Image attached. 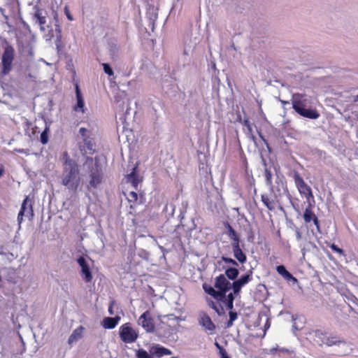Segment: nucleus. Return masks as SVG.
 Listing matches in <instances>:
<instances>
[{
	"mask_svg": "<svg viewBox=\"0 0 358 358\" xmlns=\"http://www.w3.org/2000/svg\"><path fill=\"white\" fill-rule=\"evenodd\" d=\"M63 159L62 184L69 191L76 192L80 185L78 165L75 160L69 157L67 152L64 153Z\"/></svg>",
	"mask_w": 358,
	"mask_h": 358,
	"instance_id": "obj_1",
	"label": "nucleus"
},
{
	"mask_svg": "<svg viewBox=\"0 0 358 358\" xmlns=\"http://www.w3.org/2000/svg\"><path fill=\"white\" fill-rule=\"evenodd\" d=\"M292 108L300 116L316 120L320 117V113L315 109L311 108V99L306 94H295L292 99Z\"/></svg>",
	"mask_w": 358,
	"mask_h": 358,
	"instance_id": "obj_2",
	"label": "nucleus"
},
{
	"mask_svg": "<svg viewBox=\"0 0 358 358\" xmlns=\"http://www.w3.org/2000/svg\"><path fill=\"white\" fill-rule=\"evenodd\" d=\"M85 166L87 167L89 170V187L92 188H96L102 182L103 179V170L101 165L99 164V159L95 157L94 159L92 158H87Z\"/></svg>",
	"mask_w": 358,
	"mask_h": 358,
	"instance_id": "obj_3",
	"label": "nucleus"
},
{
	"mask_svg": "<svg viewBox=\"0 0 358 358\" xmlns=\"http://www.w3.org/2000/svg\"><path fill=\"white\" fill-rule=\"evenodd\" d=\"M273 189L270 190L272 193H273L274 196L275 198L280 197L282 195H285L287 198L289 199L292 207L296 210L292 199V196L289 194L288 189L287 187V182L285 178L283 175L280 173H276L275 184H273Z\"/></svg>",
	"mask_w": 358,
	"mask_h": 358,
	"instance_id": "obj_4",
	"label": "nucleus"
},
{
	"mask_svg": "<svg viewBox=\"0 0 358 358\" xmlns=\"http://www.w3.org/2000/svg\"><path fill=\"white\" fill-rule=\"evenodd\" d=\"M76 261L80 268V275L83 280L87 283L90 282L93 279L91 268L93 262L91 258L86 255H82L77 257Z\"/></svg>",
	"mask_w": 358,
	"mask_h": 358,
	"instance_id": "obj_5",
	"label": "nucleus"
},
{
	"mask_svg": "<svg viewBox=\"0 0 358 358\" xmlns=\"http://www.w3.org/2000/svg\"><path fill=\"white\" fill-rule=\"evenodd\" d=\"M315 336L320 339L322 343L329 347L333 345L339 346L341 344H345V341L336 334H328L326 331L317 329L315 331Z\"/></svg>",
	"mask_w": 358,
	"mask_h": 358,
	"instance_id": "obj_6",
	"label": "nucleus"
},
{
	"mask_svg": "<svg viewBox=\"0 0 358 358\" xmlns=\"http://www.w3.org/2000/svg\"><path fill=\"white\" fill-rule=\"evenodd\" d=\"M15 57L14 48L10 45H7L3 50L1 56V74L8 75L12 70V64Z\"/></svg>",
	"mask_w": 358,
	"mask_h": 358,
	"instance_id": "obj_7",
	"label": "nucleus"
},
{
	"mask_svg": "<svg viewBox=\"0 0 358 358\" xmlns=\"http://www.w3.org/2000/svg\"><path fill=\"white\" fill-rule=\"evenodd\" d=\"M119 336L123 343H133L137 340L138 334L132 327L131 324L127 322L120 327Z\"/></svg>",
	"mask_w": 358,
	"mask_h": 358,
	"instance_id": "obj_8",
	"label": "nucleus"
},
{
	"mask_svg": "<svg viewBox=\"0 0 358 358\" xmlns=\"http://www.w3.org/2000/svg\"><path fill=\"white\" fill-rule=\"evenodd\" d=\"M34 210H33V205L31 199L28 196H27L21 205V208L20 212L17 215V222L19 224L23 221L24 217L28 218L29 220H31L34 217Z\"/></svg>",
	"mask_w": 358,
	"mask_h": 358,
	"instance_id": "obj_9",
	"label": "nucleus"
},
{
	"mask_svg": "<svg viewBox=\"0 0 358 358\" xmlns=\"http://www.w3.org/2000/svg\"><path fill=\"white\" fill-rule=\"evenodd\" d=\"M138 325L141 326L147 333H154L155 331V325L154 320L151 316L149 310L145 311L138 320Z\"/></svg>",
	"mask_w": 358,
	"mask_h": 358,
	"instance_id": "obj_10",
	"label": "nucleus"
},
{
	"mask_svg": "<svg viewBox=\"0 0 358 358\" xmlns=\"http://www.w3.org/2000/svg\"><path fill=\"white\" fill-rule=\"evenodd\" d=\"M215 288L220 292L221 297L224 296V293H227L232 289V283H231L224 274H220L215 279Z\"/></svg>",
	"mask_w": 358,
	"mask_h": 358,
	"instance_id": "obj_11",
	"label": "nucleus"
},
{
	"mask_svg": "<svg viewBox=\"0 0 358 358\" xmlns=\"http://www.w3.org/2000/svg\"><path fill=\"white\" fill-rule=\"evenodd\" d=\"M252 280V272L249 271L247 273L242 275L238 278L232 282V290L234 294H239L242 287L246 285Z\"/></svg>",
	"mask_w": 358,
	"mask_h": 358,
	"instance_id": "obj_12",
	"label": "nucleus"
},
{
	"mask_svg": "<svg viewBox=\"0 0 358 358\" xmlns=\"http://www.w3.org/2000/svg\"><path fill=\"white\" fill-rule=\"evenodd\" d=\"M75 92L76 103L73 106V110L76 113H85L87 108L85 107L84 98L78 85L75 86Z\"/></svg>",
	"mask_w": 358,
	"mask_h": 358,
	"instance_id": "obj_13",
	"label": "nucleus"
},
{
	"mask_svg": "<svg viewBox=\"0 0 358 358\" xmlns=\"http://www.w3.org/2000/svg\"><path fill=\"white\" fill-rule=\"evenodd\" d=\"M79 134L80 135L87 148L90 150H92L94 143L92 138V131L85 127H80L79 129Z\"/></svg>",
	"mask_w": 358,
	"mask_h": 358,
	"instance_id": "obj_14",
	"label": "nucleus"
},
{
	"mask_svg": "<svg viewBox=\"0 0 358 358\" xmlns=\"http://www.w3.org/2000/svg\"><path fill=\"white\" fill-rule=\"evenodd\" d=\"M234 257L240 263L244 264L247 262L246 255L241 248V243H231Z\"/></svg>",
	"mask_w": 358,
	"mask_h": 358,
	"instance_id": "obj_15",
	"label": "nucleus"
},
{
	"mask_svg": "<svg viewBox=\"0 0 358 358\" xmlns=\"http://www.w3.org/2000/svg\"><path fill=\"white\" fill-rule=\"evenodd\" d=\"M150 354L148 353V355L151 357L152 356H155L157 358H160L164 355H171L172 352L164 346L156 344L150 348Z\"/></svg>",
	"mask_w": 358,
	"mask_h": 358,
	"instance_id": "obj_16",
	"label": "nucleus"
},
{
	"mask_svg": "<svg viewBox=\"0 0 358 358\" xmlns=\"http://www.w3.org/2000/svg\"><path fill=\"white\" fill-rule=\"evenodd\" d=\"M294 180L295 185L301 195L304 196L311 189L298 173H294Z\"/></svg>",
	"mask_w": 358,
	"mask_h": 358,
	"instance_id": "obj_17",
	"label": "nucleus"
},
{
	"mask_svg": "<svg viewBox=\"0 0 358 358\" xmlns=\"http://www.w3.org/2000/svg\"><path fill=\"white\" fill-rule=\"evenodd\" d=\"M199 323L202 326L206 331H209L211 334L215 329V325L212 322L210 317L206 313H203L200 315Z\"/></svg>",
	"mask_w": 358,
	"mask_h": 358,
	"instance_id": "obj_18",
	"label": "nucleus"
},
{
	"mask_svg": "<svg viewBox=\"0 0 358 358\" xmlns=\"http://www.w3.org/2000/svg\"><path fill=\"white\" fill-rule=\"evenodd\" d=\"M55 29H53L52 28L49 29L50 27H49V25H47V29L48 31V36L49 37V39L55 38H56L55 44L57 45V47H59V44L62 42V29H61L60 26L57 23L55 24Z\"/></svg>",
	"mask_w": 358,
	"mask_h": 358,
	"instance_id": "obj_19",
	"label": "nucleus"
},
{
	"mask_svg": "<svg viewBox=\"0 0 358 358\" xmlns=\"http://www.w3.org/2000/svg\"><path fill=\"white\" fill-rule=\"evenodd\" d=\"M146 17L148 20V26L154 29L155 22L158 17L157 8L152 5H148L146 12Z\"/></svg>",
	"mask_w": 358,
	"mask_h": 358,
	"instance_id": "obj_20",
	"label": "nucleus"
},
{
	"mask_svg": "<svg viewBox=\"0 0 358 358\" xmlns=\"http://www.w3.org/2000/svg\"><path fill=\"white\" fill-rule=\"evenodd\" d=\"M224 227L226 229L224 234L231 241V243H241L240 235L234 229L228 222H225L224 223Z\"/></svg>",
	"mask_w": 358,
	"mask_h": 358,
	"instance_id": "obj_21",
	"label": "nucleus"
},
{
	"mask_svg": "<svg viewBox=\"0 0 358 358\" xmlns=\"http://www.w3.org/2000/svg\"><path fill=\"white\" fill-rule=\"evenodd\" d=\"M120 320V317L116 315L115 317H104L101 322L102 327L106 329H114Z\"/></svg>",
	"mask_w": 358,
	"mask_h": 358,
	"instance_id": "obj_22",
	"label": "nucleus"
},
{
	"mask_svg": "<svg viewBox=\"0 0 358 358\" xmlns=\"http://www.w3.org/2000/svg\"><path fill=\"white\" fill-rule=\"evenodd\" d=\"M236 294L229 293L227 294V293L224 294L223 297H218L217 301H221L224 303L226 308L228 310H233L234 308V301L235 299V295Z\"/></svg>",
	"mask_w": 358,
	"mask_h": 358,
	"instance_id": "obj_23",
	"label": "nucleus"
},
{
	"mask_svg": "<svg viewBox=\"0 0 358 358\" xmlns=\"http://www.w3.org/2000/svg\"><path fill=\"white\" fill-rule=\"evenodd\" d=\"M276 271L282 275L285 280L287 281H292L294 283L297 282V279L289 272L284 265H279L276 266Z\"/></svg>",
	"mask_w": 358,
	"mask_h": 358,
	"instance_id": "obj_24",
	"label": "nucleus"
},
{
	"mask_svg": "<svg viewBox=\"0 0 358 358\" xmlns=\"http://www.w3.org/2000/svg\"><path fill=\"white\" fill-rule=\"evenodd\" d=\"M84 330L85 328L83 326H79L77 327L69 337V344L71 345L80 339L83 336Z\"/></svg>",
	"mask_w": 358,
	"mask_h": 358,
	"instance_id": "obj_25",
	"label": "nucleus"
},
{
	"mask_svg": "<svg viewBox=\"0 0 358 358\" xmlns=\"http://www.w3.org/2000/svg\"><path fill=\"white\" fill-rule=\"evenodd\" d=\"M34 20H35L36 24L40 26V29L42 31H45L46 28L45 24L46 23V17L42 15V13L41 10H36L34 15Z\"/></svg>",
	"mask_w": 358,
	"mask_h": 358,
	"instance_id": "obj_26",
	"label": "nucleus"
},
{
	"mask_svg": "<svg viewBox=\"0 0 358 358\" xmlns=\"http://www.w3.org/2000/svg\"><path fill=\"white\" fill-rule=\"evenodd\" d=\"M127 180L132 185V186L135 189H137L140 180L138 179V176L136 173V167H134L132 171L127 175Z\"/></svg>",
	"mask_w": 358,
	"mask_h": 358,
	"instance_id": "obj_27",
	"label": "nucleus"
},
{
	"mask_svg": "<svg viewBox=\"0 0 358 358\" xmlns=\"http://www.w3.org/2000/svg\"><path fill=\"white\" fill-rule=\"evenodd\" d=\"M203 289H204L205 292H206L208 294L213 296L217 301L218 297H221V294H220V292H217V289H215L214 287H213L210 285L204 283L203 285Z\"/></svg>",
	"mask_w": 358,
	"mask_h": 358,
	"instance_id": "obj_28",
	"label": "nucleus"
},
{
	"mask_svg": "<svg viewBox=\"0 0 358 358\" xmlns=\"http://www.w3.org/2000/svg\"><path fill=\"white\" fill-rule=\"evenodd\" d=\"M239 274V271L236 267H229L225 270L224 275L227 276L229 280H236Z\"/></svg>",
	"mask_w": 358,
	"mask_h": 358,
	"instance_id": "obj_29",
	"label": "nucleus"
},
{
	"mask_svg": "<svg viewBox=\"0 0 358 358\" xmlns=\"http://www.w3.org/2000/svg\"><path fill=\"white\" fill-rule=\"evenodd\" d=\"M262 201L264 205L269 210H273L275 208L274 201L270 200L267 194H262L261 196Z\"/></svg>",
	"mask_w": 358,
	"mask_h": 358,
	"instance_id": "obj_30",
	"label": "nucleus"
},
{
	"mask_svg": "<svg viewBox=\"0 0 358 358\" xmlns=\"http://www.w3.org/2000/svg\"><path fill=\"white\" fill-rule=\"evenodd\" d=\"M310 207L311 206H308V207H307L305 209V211L303 213V217L304 221L306 223H308L310 221H313V220L316 217L315 213L311 210Z\"/></svg>",
	"mask_w": 358,
	"mask_h": 358,
	"instance_id": "obj_31",
	"label": "nucleus"
},
{
	"mask_svg": "<svg viewBox=\"0 0 358 358\" xmlns=\"http://www.w3.org/2000/svg\"><path fill=\"white\" fill-rule=\"evenodd\" d=\"M264 177H265L266 185L268 187H269L270 190H273V182H272L273 173L267 168H266L265 171H264Z\"/></svg>",
	"mask_w": 358,
	"mask_h": 358,
	"instance_id": "obj_32",
	"label": "nucleus"
},
{
	"mask_svg": "<svg viewBox=\"0 0 358 358\" xmlns=\"http://www.w3.org/2000/svg\"><path fill=\"white\" fill-rule=\"evenodd\" d=\"M175 206L173 203H166L163 209V212L168 219L173 216Z\"/></svg>",
	"mask_w": 358,
	"mask_h": 358,
	"instance_id": "obj_33",
	"label": "nucleus"
},
{
	"mask_svg": "<svg viewBox=\"0 0 358 358\" xmlns=\"http://www.w3.org/2000/svg\"><path fill=\"white\" fill-rule=\"evenodd\" d=\"M50 131V127L48 124H45L44 130L42 131L40 136V141L43 145L46 144L48 142L49 137L48 134Z\"/></svg>",
	"mask_w": 358,
	"mask_h": 358,
	"instance_id": "obj_34",
	"label": "nucleus"
},
{
	"mask_svg": "<svg viewBox=\"0 0 358 358\" xmlns=\"http://www.w3.org/2000/svg\"><path fill=\"white\" fill-rule=\"evenodd\" d=\"M229 320L227 322V327H230L233 325L234 322L237 319L238 314L236 312L229 310Z\"/></svg>",
	"mask_w": 358,
	"mask_h": 358,
	"instance_id": "obj_35",
	"label": "nucleus"
},
{
	"mask_svg": "<svg viewBox=\"0 0 358 358\" xmlns=\"http://www.w3.org/2000/svg\"><path fill=\"white\" fill-rule=\"evenodd\" d=\"M108 50H109L110 55L112 57V59H115V57H117L119 49H118V47L115 44H113V43L110 44Z\"/></svg>",
	"mask_w": 358,
	"mask_h": 358,
	"instance_id": "obj_36",
	"label": "nucleus"
},
{
	"mask_svg": "<svg viewBox=\"0 0 358 358\" xmlns=\"http://www.w3.org/2000/svg\"><path fill=\"white\" fill-rule=\"evenodd\" d=\"M222 260L226 264H229L234 266L233 267L238 266V262L236 259H234L231 257L222 256Z\"/></svg>",
	"mask_w": 358,
	"mask_h": 358,
	"instance_id": "obj_37",
	"label": "nucleus"
},
{
	"mask_svg": "<svg viewBox=\"0 0 358 358\" xmlns=\"http://www.w3.org/2000/svg\"><path fill=\"white\" fill-rule=\"evenodd\" d=\"M103 71L106 74L109 76H113L114 72L113 68L108 63H103L102 64Z\"/></svg>",
	"mask_w": 358,
	"mask_h": 358,
	"instance_id": "obj_38",
	"label": "nucleus"
},
{
	"mask_svg": "<svg viewBox=\"0 0 358 358\" xmlns=\"http://www.w3.org/2000/svg\"><path fill=\"white\" fill-rule=\"evenodd\" d=\"M211 308L214 309L219 315H221L223 313V308L222 307L221 304L218 303L213 302L211 304Z\"/></svg>",
	"mask_w": 358,
	"mask_h": 358,
	"instance_id": "obj_39",
	"label": "nucleus"
},
{
	"mask_svg": "<svg viewBox=\"0 0 358 358\" xmlns=\"http://www.w3.org/2000/svg\"><path fill=\"white\" fill-rule=\"evenodd\" d=\"M215 345L219 350V354L220 355V357H224L228 356V354H227L226 350L222 345H220L217 342H215Z\"/></svg>",
	"mask_w": 358,
	"mask_h": 358,
	"instance_id": "obj_40",
	"label": "nucleus"
},
{
	"mask_svg": "<svg viewBox=\"0 0 358 358\" xmlns=\"http://www.w3.org/2000/svg\"><path fill=\"white\" fill-rule=\"evenodd\" d=\"M243 125L246 127L248 134L252 135V127L248 118L243 120Z\"/></svg>",
	"mask_w": 358,
	"mask_h": 358,
	"instance_id": "obj_41",
	"label": "nucleus"
},
{
	"mask_svg": "<svg viewBox=\"0 0 358 358\" xmlns=\"http://www.w3.org/2000/svg\"><path fill=\"white\" fill-rule=\"evenodd\" d=\"M138 199V194L136 192L132 191L128 194L127 199L129 203L135 202Z\"/></svg>",
	"mask_w": 358,
	"mask_h": 358,
	"instance_id": "obj_42",
	"label": "nucleus"
},
{
	"mask_svg": "<svg viewBox=\"0 0 358 358\" xmlns=\"http://www.w3.org/2000/svg\"><path fill=\"white\" fill-rule=\"evenodd\" d=\"M330 248L335 252L339 254L340 255H344V251L343 249L340 248L338 245L334 243L331 244Z\"/></svg>",
	"mask_w": 358,
	"mask_h": 358,
	"instance_id": "obj_43",
	"label": "nucleus"
},
{
	"mask_svg": "<svg viewBox=\"0 0 358 358\" xmlns=\"http://www.w3.org/2000/svg\"><path fill=\"white\" fill-rule=\"evenodd\" d=\"M306 198L307 201L309 203V206H311V201H314V196L312 192V189L308 191V192L304 195Z\"/></svg>",
	"mask_w": 358,
	"mask_h": 358,
	"instance_id": "obj_44",
	"label": "nucleus"
},
{
	"mask_svg": "<svg viewBox=\"0 0 358 358\" xmlns=\"http://www.w3.org/2000/svg\"><path fill=\"white\" fill-rule=\"evenodd\" d=\"M64 13H65V15H66V17H67V19L69 20H70V21H73V15L71 14L70 10H69V9L67 6H66L64 7Z\"/></svg>",
	"mask_w": 358,
	"mask_h": 358,
	"instance_id": "obj_45",
	"label": "nucleus"
},
{
	"mask_svg": "<svg viewBox=\"0 0 358 358\" xmlns=\"http://www.w3.org/2000/svg\"><path fill=\"white\" fill-rule=\"evenodd\" d=\"M292 320H293V321L295 320L294 316L292 317ZM299 329H300V328L297 326L296 323L295 322H294V324L292 325V331H293V333L295 334V332L296 331L299 330Z\"/></svg>",
	"mask_w": 358,
	"mask_h": 358,
	"instance_id": "obj_46",
	"label": "nucleus"
},
{
	"mask_svg": "<svg viewBox=\"0 0 358 358\" xmlns=\"http://www.w3.org/2000/svg\"><path fill=\"white\" fill-rule=\"evenodd\" d=\"M313 222L314 223V224L315 225L318 231H320V222H319V220L317 217H315L313 220Z\"/></svg>",
	"mask_w": 358,
	"mask_h": 358,
	"instance_id": "obj_47",
	"label": "nucleus"
},
{
	"mask_svg": "<svg viewBox=\"0 0 358 358\" xmlns=\"http://www.w3.org/2000/svg\"><path fill=\"white\" fill-rule=\"evenodd\" d=\"M15 151L18 153H21V154H27V150H25L24 149H15Z\"/></svg>",
	"mask_w": 358,
	"mask_h": 358,
	"instance_id": "obj_48",
	"label": "nucleus"
},
{
	"mask_svg": "<svg viewBox=\"0 0 358 358\" xmlns=\"http://www.w3.org/2000/svg\"><path fill=\"white\" fill-rule=\"evenodd\" d=\"M113 302H112L108 307V312H109L110 315L114 314L113 310Z\"/></svg>",
	"mask_w": 358,
	"mask_h": 358,
	"instance_id": "obj_49",
	"label": "nucleus"
},
{
	"mask_svg": "<svg viewBox=\"0 0 358 358\" xmlns=\"http://www.w3.org/2000/svg\"><path fill=\"white\" fill-rule=\"evenodd\" d=\"M296 239L298 241H299L301 238V234L299 230H296Z\"/></svg>",
	"mask_w": 358,
	"mask_h": 358,
	"instance_id": "obj_50",
	"label": "nucleus"
},
{
	"mask_svg": "<svg viewBox=\"0 0 358 358\" xmlns=\"http://www.w3.org/2000/svg\"><path fill=\"white\" fill-rule=\"evenodd\" d=\"M259 134V137L263 140V141L265 143V144L268 146V143L266 141V140L265 139V138L262 135V134Z\"/></svg>",
	"mask_w": 358,
	"mask_h": 358,
	"instance_id": "obj_51",
	"label": "nucleus"
},
{
	"mask_svg": "<svg viewBox=\"0 0 358 358\" xmlns=\"http://www.w3.org/2000/svg\"><path fill=\"white\" fill-rule=\"evenodd\" d=\"M352 101L354 102H358V94L353 96V100Z\"/></svg>",
	"mask_w": 358,
	"mask_h": 358,
	"instance_id": "obj_52",
	"label": "nucleus"
},
{
	"mask_svg": "<svg viewBox=\"0 0 358 358\" xmlns=\"http://www.w3.org/2000/svg\"><path fill=\"white\" fill-rule=\"evenodd\" d=\"M189 50H187V49L185 48V49L184 50V51H183V54H184L185 55H189Z\"/></svg>",
	"mask_w": 358,
	"mask_h": 358,
	"instance_id": "obj_53",
	"label": "nucleus"
},
{
	"mask_svg": "<svg viewBox=\"0 0 358 358\" xmlns=\"http://www.w3.org/2000/svg\"><path fill=\"white\" fill-rule=\"evenodd\" d=\"M3 173H4L3 168H1L0 169V177H1L3 176Z\"/></svg>",
	"mask_w": 358,
	"mask_h": 358,
	"instance_id": "obj_54",
	"label": "nucleus"
},
{
	"mask_svg": "<svg viewBox=\"0 0 358 358\" xmlns=\"http://www.w3.org/2000/svg\"><path fill=\"white\" fill-rule=\"evenodd\" d=\"M162 87H163V88H165L166 87H168V86H169V85H166V83H165L164 81H163V82H162Z\"/></svg>",
	"mask_w": 358,
	"mask_h": 358,
	"instance_id": "obj_55",
	"label": "nucleus"
},
{
	"mask_svg": "<svg viewBox=\"0 0 358 358\" xmlns=\"http://www.w3.org/2000/svg\"><path fill=\"white\" fill-rule=\"evenodd\" d=\"M276 350H277V348H273V349L271 350V352L276 351Z\"/></svg>",
	"mask_w": 358,
	"mask_h": 358,
	"instance_id": "obj_56",
	"label": "nucleus"
},
{
	"mask_svg": "<svg viewBox=\"0 0 358 358\" xmlns=\"http://www.w3.org/2000/svg\"><path fill=\"white\" fill-rule=\"evenodd\" d=\"M220 358H231V357L228 355V356H226V357H220Z\"/></svg>",
	"mask_w": 358,
	"mask_h": 358,
	"instance_id": "obj_57",
	"label": "nucleus"
},
{
	"mask_svg": "<svg viewBox=\"0 0 358 358\" xmlns=\"http://www.w3.org/2000/svg\"><path fill=\"white\" fill-rule=\"evenodd\" d=\"M171 358H178V357H171Z\"/></svg>",
	"mask_w": 358,
	"mask_h": 358,
	"instance_id": "obj_58",
	"label": "nucleus"
}]
</instances>
